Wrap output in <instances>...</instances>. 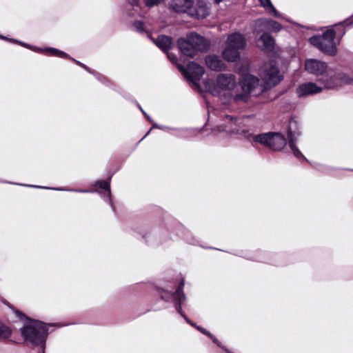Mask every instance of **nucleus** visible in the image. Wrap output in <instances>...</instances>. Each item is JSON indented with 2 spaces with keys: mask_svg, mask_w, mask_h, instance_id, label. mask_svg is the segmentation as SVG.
<instances>
[{
  "mask_svg": "<svg viewBox=\"0 0 353 353\" xmlns=\"http://www.w3.org/2000/svg\"><path fill=\"white\" fill-rule=\"evenodd\" d=\"M12 334V330L7 325L0 322V339H6Z\"/></svg>",
  "mask_w": 353,
  "mask_h": 353,
  "instance_id": "nucleus-24",
  "label": "nucleus"
},
{
  "mask_svg": "<svg viewBox=\"0 0 353 353\" xmlns=\"http://www.w3.org/2000/svg\"><path fill=\"white\" fill-rule=\"evenodd\" d=\"M139 108L141 110V111L143 112V114L145 115V118L151 123H152V120L150 119V117L143 111V110L141 108V106L138 104L137 105Z\"/></svg>",
  "mask_w": 353,
  "mask_h": 353,
  "instance_id": "nucleus-33",
  "label": "nucleus"
},
{
  "mask_svg": "<svg viewBox=\"0 0 353 353\" xmlns=\"http://www.w3.org/2000/svg\"><path fill=\"white\" fill-rule=\"evenodd\" d=\"M210 13L209 3L203 0H198L194 6H192L188 14L194 19H200L207 17Z\"/></svg>",
  "mask_w": 353,
  "mask_h": 353,
  "instance_id": "nucleus-12",
  "label": "nucleus"
},
{
  "mask_svg": "<svg viewBox=\"0 0 353 353\" xmlns=\"http://www.w3.org/2000/svg\"><path fill=\"white\" fill-rule=\"evenodd\" d=\"M127 2L129 3V5H132V1L131 0H127Z\"/></svg>",
  "mask_w": 353,
  "mask_h": 353,
  "instance_id": "nucleus-39",
  "label": "nucleus"
},
{
  "mask_svg": "<svg viewBox=\"0 0 353 353\" xmlns=\"http://www.w3.org/2000/svg\"><path fill=\"white\" fill-rule=\"evenodd\" d=\"M187 322L192 326L196 327L198 330H199L203 334L210 336V338H212V334L210 332H209L208 331H207L205 329H204L199 325H196L195 323H192L190 320H187Z\"/></svg>",
  "mask_w": 353,
  "mask_h": 353,
  "instance_id": "nucleus-28",
  "label": "nucleus"
},
{
  "mask_svg": "<svg viewBox=\"0 0 353 353\" xmlns=\"http://www.w3.org/2000/svg\"><path fill=\"white\" fill-rule=\"evenodd\" d=\"M261 5L267 10H270V11L274 14V16L276 17H279V14L277 10L275 9L274 6L272 5L270 0H259Z\"/></svg>",
  "mask_w": 353,
  "mask_h": 353,
  "instance_id": "nucleus-25",
  "label": "nucleus"
},
{
  "mask_svg": "<svg viewBox=\"0 0 353 353\" xmlns=\"http://www.w3.org/2000/svg\"><path fill=\"white\" fill-rule=\"evenodd\" d=\"M75 62H77L79 65H81V67H83V68H85V70H89V69L85 65H83V63H80L79 61H77L76 60H74Z\"/></svg>",
  "mask_w": 353,
  "mask_h": 353,
  "instance_id": "nucleus-37",
  "label": "nucleus"
},
{
  "mask_svg": "<svg viewBox=\"0 0 353 353\" xmlns=\"http://www.w3.org/2000/svg\"><path fill=\"white\" fill-rule=\"evenodd\" d=\"M318 85L312 82L303 83L297 88L296 94L299 97H301L319 93L325 88L324 85Z\"/></svg>",
  "mask_w": 353,
  "mask_h": 353,
  "instance_id": "nucleus-13",
  "label": "nucleus"
},
{
  "mask_svg": "<svg viewBox=\"0 0 353 353\" xmlns=\"http://www.w3.org/2000/svg\"><path fill=\"white\" fill-rule=\"evenodd\" d=\"M263 88H260L259 92H261V91H263Z\"/></svg>",
  "mask_w": 353,
  "mask_h": 353,
  "instance_id": "nucleus-43",
  "label": "nucleus"
},
{
  "mask_svg": "<svg viewBox=\"0 0 353 353\" xmlns=\"http://www.w3.org/2000/svg\"><path fill=\"white\" fill-rule=\"evenodd\" d=\"M151 130H152V129H150L148 132H147L146 135H147L148 134H149V132L151 131Z\"/></svg>",
  "mask_w": 353,
  "mask_h": 353,
  "instance_id": "nucleus-44",
  "label": "nucleus"
},
{
  "mask_svg": "<svg viewBox=\"0 0 353 353\" xmlns=\"http://www.w3.org/2000/svg\"><path fill=\"white\" fill-rule=\"evenodd\" d=\"M260 75L265 83V88L276 85L283 78L279 68L272 63L265 64L262 67Z\"/></svg>",
  "mask_w": 353,
  "mask_h": 353,
  "instance_id": "nucleus-8",
  "label": "nucleus"
},
{
  "mask_svg": "<svg viewBox=\"0 0 353 353\" xmlns=\"http://www.w3.org/2000/svg\"><path fill=\"white\" fill-rule=\"evenodd\" d=\"M95 185L106 191L107 197L108 200L110 201L111 192L110 181L104 180L98 181L96 182Z\"/></svg>",
  "mask_w": 353,
  "mask_h": 353,
  "instance_id": "nucleus-23",
  "label": "nucleus"
},
{
  "mask_svg": "<svg viewBox=\"0 0 353 353\" xmlns=\"http://www.w3.org/2000/svg\"><path fill=\"white\" fill-rule=\"evenodd\" d=\"M305 70L314 75L322 77L319 80L320 84L324 85L325 89H334L343 84H353V79L345 73L332 74L325 62L316 59H306L305 61Z\"/></svg>",
  "mask_w": 353,
  "mask_h": 353,
  "instance_id": "nucleus-1",
  "label": "nucleus"
},
{
  "mask_svg": "<svg viewBox=\"0 0 353 353\" xmlns=\"http://www.w3.org/2000/svg\"><path fill=\"white\" fill-rule=\"evenodd\" d=\"M49 50L52 52V54L54 56H58L60 57H65L68 58L69 56L65 53L64 52H62L61 50H59L55 48H50Z\"/></svg>",
  "mask_w": 353,
  "mask_h": 353,
  "instance_id": "nucleus-29",
  "label": "nucleus"
},
{
  "mask_svg": "<svg viewBox=\"0 0 353 353\" xmlns=\"http://www.w3.org/2000/svg\"><path fill=\"white\" fill-rule=\"evenodd\" d=\"M184 285V282L182 280L177 288V290L174 292H169V291H164L161 290L159 291V293L161 294V297L163 300L168 301L169 299H173L175 305H176V310L179 314H180L187 321V320H189L185 314L182 312V308H181V303L182 301L185 300V294L183 291Z\"/></svg>",
  "mask_w": 353,
  "mask_h": 353,
  "instance_id": "nucleus-10",
  "label": "nucleus"
},
{
  "mask_svg": "<svg viewBox=\"0 0 353 353\" xmlns=\"http://www.w3.org/2000/svg\"><path fill=\"white\" fill-rule=\"evenodd\" d=\"M176 66L185 77L196 85V81L200 80L205 73L204 68L193 61L188 63L187 69L181 64H177Z\"/></svg>",
  "mask_w": 353,
  "mask_h": 353,
  "instance_id": "nucleus-9",
  "label": "nucleus"
},
{
  "mask_svg": "<svg viewBox=\"0 0 353 353\" xmlns=\"http://www.w3.org/2000/svg\"><path fill=\"white\" fill-rule=\"evenodd\" d=\"M252 141L273 150H281L287 143L285 137L277 132L254 134Z\"/></svg>",
  "mask_w": 353,
  "mask_h": 353,
  "instance_id": "nucleus-6",
  "label": "nucleus"
},
{
  "mask_svg": "<svg viewBox=\"0 0 353 353\" xmlns=\"http://www.w3.org/2000/svg\"><path fill=\"white\" fill-rule=\"evenodd\" d=\"M189 36L190 37V42L192 43L197 52L208 50L209 43L203 37L193 32L190 33Z\"/></svg>",
  "mask_w": 353,
  "mask_h": 353,
  "instance_id": "nucleus-16",
  "label": "nucleus"
},
{
  "mask_svg": "<svg viewBox=\"0 0 353 353\" xmlns=\"http://www.w3.org/2000/svg\"><path fill=\"white\" fill-rule=\"evenodd\" d=\"M153 128L164 129V128H165V127H163V126H160V125H158V124H157V123H153L152 129H153Z\"/></svg>",
  "mask_w": 353,
  "mask_h": 353,
  "instance_id": "nucleus-35",
  "label": "nucleus"
},
{
  "mask_svg": "<svg viewBox=\"0 0 353 353\" xmlns=\"http://www.w3.org/2000/svg\"><path fill=\"white\" fill-rule=\"evenodd\" d=\"M205 64L212 70L221 71L225 68V64L216 55H208L205 59Z\"/></svg>",
  "mask_w": 353,
  "mask_h": 353,
  "instance_id": "nucleus-18",
  "label": "nucleus"
},
{
  "mask_svg": "<svg viewBox=\"0 0 353 353\" xmlns=\"http://www.w3.org/2000/svg\"><path fill=\"white\" fill-rule=\"evenodd\" d=\"M228 126H231V123L225 121V114L223 116L222 122L217 125V130L219 132H225V129L228 128Z\"/></svg>",
  "mask_w": 353,
  "mask_h": 353,
  "instance_id": "nucleus-27",
  "label": "nucleus"
},
{
  "mask_svg": "<svg viewBox=\"0 0 353 353\" xmlns=\"http://www.w3.org/2000/svg\"><path fill=\"white\" fill-rule=\"evenodd\" d=\"M0 38H1V39H6V37H3V36H1V35H0Z\"/></svg>",
  "mask_w": 353,
  "mask_h": 353,
  "instance_id": "nucleus-42",
  "label": "nucleus"
},
{
  "mask_svg": "<svg viewBox=\"0 0 353 353\" xmlns=\"http://www.w3.org/2000/svg\"><path fill=\"white\" fill-rule=\"evenodd\" d=\"M78 192H86L87 191H86V190H78Z\"/></svg>",
  "mask_w": 353,
  "mask_h": 353,
  "instance_id": "nucleus-40",
  "label": "nucleus"
},
{
  "mask_svg": "<svg viewBox=\"0 0 353 353\" xmlns=\"http://www.w3.org/2000/svg\"><path fill=\"white\" fill-rule=\"evenodd\" d=\"M335 37V31L332 29H330L325 31L322 35L312 37L310 39V42L321 52L329 55H334L336 52V47L334 41Z\"/></svg>",
  "mask_w": 353,
  "mask_h": 353,
  "instance_id": "nucleus-5",
  "label": "nucleus"
},
{
  "mask_svg": "<svg viewBox=\"0 0 353 353\" xmlns=\"http://www.w3.org/2000/svg\"><path fill=\"white\" fill-rule=\"evenodd\" d=\"M242 92L232 94L228 93L224 97L229 99V103H245L250 98V94L254 92L259 87V79L250 74L243 75L240 81Z\"/></svg>",
  "mask_w": 353,
  "mask_h": 353,
  "instance_id": "nucleus-4",
  "label": "nucleus"
},
{
  "mask_svg": "<svg viewBox=\"0 0 353 353\" xmlns=\"http://www.w3.org/2000/svg\"><path fill=\"white\" fill-rule=\"evenodd\" d=\"M153 41L157 46L165 52H167L173 45L172 38L165 35H160Z\"/></svg>",
  "mask_w": 353,
  "mask_h": 353,
  "instance_id": "nucleus-20",
  "label": "nucleus"
},
{
  "mask_svg": "<svg viewBox=\"0 0 353 353\" xmlns=\"http://www.w3.org/2000/svg\"><path fill=\"white\" fill-rule=\"evenodd\" d=\"M265 26L270 30L274 31V32H278L279 30H281L282 26L281 25L274 21V20H272V19H269V20H267L266 22H265Z\"/></svg>",
  "mask_w": 353,
  "mask_h": 353,
  "instance_id": "nucleus-26",
  "label": "nucleus"
},
{
  "mask_svg": "<svg viewBox=\"0 0 353 353\" xmlns=\"http://www.w3.org/2000/svg\"><path fill=\"white\" fill-rule=\"evenodd\" d=\"M213 1H214V2L215 3L219 4V3H221L223 0H213Z\"/></svg>",
  "mask_w": 353,
  "mask_h": 353,
  "instance_id": "nucleus-38",
  "label": "nucleus"
},
{
  "mask_svg": "<svg viewBox=\"0 0 353 353\" xmlns=\"http://www.w3.org/2000/svg\"><path fill=\"white\" fill-rule=\"evenodd\" d=\"M133 3H134V6L137 5L136 0H134Z\"/></svg>",
  "mask_w": 353,
  "mask_h": 353,
  "instance_id": "nucleus-41",
  "label": "nucleus"
},
{
  "mask_svg": "<svg viewBox=\"0 0 353 353\" xmlns=\"http://www.w3.org/2000/svg\"><path fill=\"white\" fill-rule=\"evenodd\" d=\"M166 54H167L168 58L170 59V61L172 63H176L177 58H176V57L174 54L168 52V51L166 52Z\"/></svg>",
  "mask_w": 353,
  "mask_h": 353,
  "instance_id": "nucleus-31",
  "label": "nucleus"
},
{
  "mask_svg": "<svg viewBox=\"0 0 353 353\" xmlns=\"http://www.w3.org/2000/svg\"><path fill=\"white\" fill-rule=\"evenodd\" d=\"M236 77L230 73L219 74L214 82L205 81L206 90L213 96H218L225 108L232 109L234 103H229V99L224 97L228 93L234 94L233 90L236 87Z\"/></svg>",
  "mask_w": 353,
  "mask_h": 353,
  "instance_id": "nucleus-2",
  "label": "nucleus"
},
{
  "mask_svg": "<svg viewBox=\"0 0 353 353\" xmlns=\"http://www.w3.org/2000/svg\"><path fill=\"white\" fill-rule=\"evenodd\" d=\"M193 5L192 0H171L170 8L175 12L188 13Z\"/></svg>",
  "mask_w": 353,
  "mask_h": 353,
  "instance_id": "nucleus-17",
  "label": "nucleus"
},
{
  "mask_svg": "<svg viewBox=\"0 0 353 353\" xmlns=\"http://www.w3.org/2000/svg\"><path fill=\"white\" fill-rule=\"evenodd\" d=\"M301 132L298 127V123L295 119H290L289 121L288 130V137L289 140V146L291 148L294 155L298 158H303L304 156L301 152L297 148L295 143L298 137L300 136Z\"/></svg>",
  "mask_w": 353,
  "mask_h": 353,
  "instance_id": "nucleus-11",
  "label": "nucleus"
},
{
  "mask_svg": "<svg viewBox=\"0 0 353 353\" xmlns=\"http://www.w3.org/2000/svg\"><path fill=\"white\" fill-rule=\"evenodd\" d=\"M225 121L231 123V126H228V128L225 129V133L242 135L250 141L252 140L254 134L244 125L242 119L225 114Z\"/></svg>",
  "mask_w": 353,
  "mask_h": 353,
  "instance_id": "nucleus-7",
  "label": "nucleus"
},
{
  "mask_svg": "<svg viewBox=\"0 0 353 353\" xmlns=\"http://www.w3.org/2000/svg\"><path fill=\"white\" fill-rule=\"evenodd\" d=\"M17 316L21 321L27 320L32 323L21 328V333L23 337L34 345L43 344L48 335V327L46 324L41 321H33L23 314L21 311L12 308Z\"/></svg>",
  "mask_w": 353,
  "mask_h": 353,
  "instance_id": "nucleus-3",
  "label": "nucleus"
},
{
  "mask_svg": "<svg viewBox=\"0 0 353 353\" xmlns=\"http://www.w3.org/2000/svg\"><path fill=\"white\" fill-rule=\"evenodd\" d=\"M353 23V18H349L343 21V22H341L339 24L343 26H348Z\"/></svg>",
  "mask_w": 353,
  "mask_h": 353,
  "instance_id": "nucleus-32",
  "label": "nucleus"
},
{
  "mask_svg": "<svg viewBox=\"0 0 353 353\" xmlns=\"http://www.w3.org/2000/svg\"><path fill=\"white\" fill-rule=\"evenodd\" d=\"M211 339H212V341H213V342H214V343H215L216 344H217L219 347H221L223 348V347L221 345V344H220V343L219 342V341H218L215 337H214V336H212V338H211Z\"/></svg>",
  "mask_w": 353,
  "mask_h": 353,
  "instance_id": "nucleus-36",
  "label": "nucleus"
},
{
  "mask_svg": "<svg viewBox=\"0 0 353 353\" xmlns=\"http://www.w3.org/2000/svg\"><path fill=\"white\" fill-rule=\"evenodd\" d=\"M139 108L141 110V111L143 112V114L145 115V118L151 123H152V120L150 119V117L143 111V110L141 108V106L138 104L137 105Z\"/></svg>",
  "mask_w": 353,
  "mask_h": 353,
  "instance_id": "nucleus-34",
  "label": "nucleus"
},
{
  "mask_svg": "<svg viewBox=\"0 0 353 353\" xmlns=\"http://www.w3.org/2000/svg\"><path fill=\"white\" fill-rule=\"evenodd\" d=\"M260 48L265 51H272L274 48V41L270 34H263L259 39Z\"/></svg>",
  "mask_w": 353,
  "mask_h": 353,
  "instance_id": "nucleus-21",
  "label": "nucleus"
},
{
  "mask_svg": "<svg viewBox=\"0 0 353 353\" xmlns=\"http://www.w3.org/2000/svg\"><path fill=\"white\" fill-rule=\"evenodd\" d=\"M178 46L182 54L185 56L194 57L197 53V51L190 42L189 34L187 36L186 39L183 38L179 39L178 40Z\"/></svg>",
  "mask_w": 353,
  "mask_h": 353,
  "instance_id": "nucleus-15",
  "label": "nucleus"
},
{
  "mask_svg": "<svg viewBox=\"0 0 353 353\" xmlns=\"http://www.w3.org/2000/svg\"><path fill=\"white\" fill-rule=\"evenodd\" d=\"M134 27L136 28L137 31L142 34H145L148 37H150V28L140 21H137L134 22Z\"/></svg>",
  "mask_w": 353,
  "mask_h": 353,
  "instance_id": "nucleus-22",
  "label": "nucleus"
},
{
  "mask_svg": "<svg viewBox=\"0 0 353 353\" xmlns=\"http://www.w3.org/2000/svg\"><path fill=\"white\" fill-rule=\"evenodd\" d=\"M223 58L228 62H235L240 57V51L230 45H226L222 52Z\"/></svg>",
  "mask_w": 353,
  "mask_h": 353,
  "instance_id": "nucleus-19",
  "label": "nucleus"
},
{
  "mask_svg": "<svg viewBox=\"0 0 353 353\" xmlns=\"http://www.w3.org/2000/svg\"><path fill=\"white\" fill-rule=\"evenodd\" d=\"M226 45H230L240 51L245 48L246 39L242 34L234 32L228 37Z\"/></svg>",
  "mask_w": 353,
  "mask_h": 353,
  "instance_id": "nucleus-14",
  "label": "nucleus"
},
{
  "mask_svg": "<svg viewBox=\"0 0 353 353\" xmlns=\"http://www.w3.org/2000/svg\"><path fill=\"white\" fill-rule=\"evenodd\" d=\"M163 0H144L145 4L148 7H152L159 4Z\"/></svg>",
  "mask_w": 353,
  "mask_h": 353,
  "instance_id": "nucleus-30",
  "label": "nucleus"
}]
</instances>
